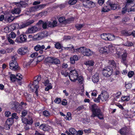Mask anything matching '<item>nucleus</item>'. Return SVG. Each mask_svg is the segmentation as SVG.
<instances>
[{
    "instance_id": "1",
    "label": "nucleus",
    "mask_w": 135,
    "mask_h": 135,
    "mask_svg": "<svg viewBox=\"0 0 135 135\" xmlns=\"http://www.w3.org/2000/svg\"><path fill=\"white\" fill-rule=\"evenodd\" d=\"M91 109L92 114L90 115L91 118L97 117L100 119H103V115L99 107L95 104H93L91 106Z\"/></svg>"
},
{
    "instance_id": "2",
    "label": "nucleus",
    "mask_w": 135,
    "mask_h": 135,
    "mask_svg": "<svg viewBox=\"0 0 135 135\" xmlns=\"http://www.w3.org/2000/svg\"><path fill=\"white\" fill-rule=\"evenodd\" d=\"M73 52L82 53L84 56H89L92 55L93 52L90 50L84 47H82L77 49H73Z\"/></svg>"
},
{
    "instance_id": "3",
    "label": "nucleus",
    "mask_w": 135,
    "mask_h": 135,
    "mask_svg": "<svg viewBox=\"0 0 135 135\" xmlns=\"http://www.w3.org/2000/svg\"><path fill=\"white\" fill-rule=\"evenodd\" d=\"M41 77L40 75L38 76L37 79L34 80L33 84H30L28 86L32 92L35 91V93L37 96L38 95V89L39 86L36 84L41 79Z\"/></svg>"
},
{
    "instance_id": "4",
    "label": "nucleus",
    "mask_w": 135,
    "mask_h": 135,
    "mask_svg": "<svg viewBox=\"0 0 135 135\" xmlns=\"http://www.w3.org/2000/svg\"><path fill=\"white\" fill-rule=\"evenodd\" d=\"M17 57L16 55L12 56V60L10 61L9 63L10 69L13 71H17L20 69L18 64L16 61Z\"/></svg>"
},
{
    "instance_id": "5",
    "label": "nucleus",
    "mask_w": 135,
    "mask_h": 135,
    "mask_svg": "<svg viewBox=\"0 0 135 135\" xmlns=\"http://www.w3.org/2000/svg\"><path fill=\"white\" fill-rule=\"evenodd\" d=\"M114 48L112 45H110L107 47L105 46L100 48L99 49V51L100 53H102L108 54L112 53L113 51V48Z\"/></svg>"
},
{
    "instance_id": "6",
    "label": "nucleus",
    "mask_w": 135,
    "mask_h": 135,
    "mask_svg": "<svg viewBox=\"0 0 135 135\" xmlns=\"http://www.w3.org/2000/svg\"><path fill=\"white\" fill-rule=\"evenodd\" d=\"M113 70L109 66L105 67L102 70V73L105 77H109L112 74Z\"/></svg>"
},
{
    "instance_id": "7",
    "label": "nucleus",
    "mask_w": 135,
    "mask_h": 135,
    "mask_svg": "<svg viewBox=\"0 0 135 135\" xmlns=\"http://www.w3.org/2000/svg\"><path fill=\"white\" fill-rule=\"evenodd\" d=\"M45 6V4H40L34 6L30 7L27 11L29 13H34L37 11L43 8Z\"/></svg>"
},
{
    "instance_id": "8",
    "label": "nucleus",
    "mask_w": 135,
    "mask_h": 135,
    "mask_svg": "<svg viewBox=\"0 0 135 135\" xmlns=\"http://www.w3.org/2000/svg\"><path fill=\"white\" fill-rule=\"evenodd\" d=\"M78 76V72L75 70L70 71L69 75L70 80L73 81H75L76 80Z\"/></svg>"
},
{
    "instance_id": "9",
    "label": "nucleus",
    "mask_w": 135,
    "mask_h": 135,
    "mask_svg": "<svg viewBox=\"0 0 135 135\" xmlns=\"http://www.w3.org/2000/svg\"><path fill=\"white\" fill-rule=\"evenodd\" d=\"M17 43H22L27 41V37L26 35L24 34L21 35L19 37H17L15 41Z\"/></svg>"
},
{
    "instance_id": "10",
    "label": "nucleus",
    "mask_w": 135,
    "mask_h": 135,
    "mask_svg": "<svg viewBox=\"0 0 135 135\" xmlns=\"http://www.w3.org/2000/svg\"><path fill=\"white\" fill-rule=\"evenodd\" d=\"M22 78V76L20 74H16V76L14 74H11L10 76V79L12 82L16 80H21Z\"/></svg>"
},
{
    "instance_id": "11",
    "label": "nucleus",
    "mask_w": 135,
    "mask_h": 135,
    "mask_svg": "<svg viewBox=\"0 0 135 135\" xmlns=\"http://www.w3.org/2000/svg\"><path fill=\"white\" fill-rule=\"evenodd\" d=\"M45 48V47L44 45L39 44H37L35 46L34 49L36 51H39V53L41 54L43 53V49Z\"/></svg>"
},
{
    "instance_id": "12",
    "label": "nucleus",
    "mask_w": 135,
    "mask_h": 135,
    "mask_svg": "<svg viewBox=\"0 0 135 135\" xmlns=\"http://www.w3.org/2000/svg\"><path fill=\"white\" fill-rule=\"evenodd\" d=\"M48 62L52 64H59L60 62L59 59L55 57H49L48 58Z\"/></svg>"
},
{
    "instance_id": "13",
    "label": "nucleus",
    "mask_w": 135,
    "mask_h": 135,
    "mask_svg": "<svg viewBox=\"0 0 135 135\" xmlns=\"http://www.w3.org/2000/svg\"><path fill=\"white\" fill-rule=\"evenodd\" d=\"M14 4L18 7L21 9L22 8H25L28 7V5L27 3L23 1H21L19 2H15Z\"/></svg>"
},
{
    "instance_id": "14",
    "label": "nucleus",
    "mask_w": 135,
    "mask_h": 135,
    "mask_svg": "<svg viewBox=\"0 0 135 135\" xmlns=\"http://www.w3.org/2000/svg\"><path fill=\"white\" fill-rule=\"evenodd\" d=\"M22 121L23 123L26 124L31 125L33 123V119L32 118L29 117L28 118L23 117L22 119Z\"/></svg>"
},
{
    "instance_id": "15",
    "label": "nucleus",
    "mask_w": 135,
    "mask_h": 135,
    "mask_svg": "<svg viewBox=\"0 0 135 135\" xmlns=\"http://www.w3.org/2000/svg\"><path fill=\"white\" fill-rule=\"evenodd\" d=\"M38 30L37 28L34 26L28 28L26 32L27 33H32L37 32Z\"/></svg>"
},
{
    "instance_id": "16",
    "label": "nucleus",
    "mask_w": 135,
    "mask_h": 135,
    "mask_svg": "<svg viewBox=\"0 0 135 135\" xmlns=\"http://www.w3.org/2000/svg\"><path fill=\"white\" fill-rule=\"evenodd\" d=\"M100 95L101 97V99L102 101H106L109 97L108 94L106 92L102 93Z\"/></svg>"
},
{
    "instance_id": "17",
    "label": "nucleus",
    "mask_w": 135,
    "mask_h": 135,
    "mask_svg": "<svg viewBox=\"0 0 135 135\" xmlns=\"http://www.w3.org/2000/svg\"><path fill=\"white\" fill-rule=\"evenodd\" d=\"M28 51L27 48L25 47V48L22 47L18 49V53L20 55H24Z\"/></svg>"
},
{
    "instance_id": "18",
    "label": "nucleus",
    "mask_w": 135,
    "mask_h": 135,
    "mask_svg": "<svg viewBox=\"0 0 135 135\" xmlns=\"http://www.w3.org/2000/svg\"><path fill=\"white\" fill-rule=\"evenodd\" d=\"M50 127L46 124H42L40 126V128L44 131H47L50 129Z\"/></svg>"
},
{
    "instance_id": "19",
    "label": "nucleus",
    "mask_w": 135,
    "mask_h": 135,
    "mask_svg": "<svg viewBox=\"0 0 135 135\" xmlns=\"http://www.w3.org/2000/svg\"><path fill=\"white\" fill-rule=\"evenodd\" d=\"M107 4L110 6L111 9L113 10H115L117 8V5L113 2L110 0H109L107 2Z\"/></svg>"
},
{
    "instance_id": "20",
    "label": "nucleus",
    "mask_w": 135,
    "mask_h": 135,
    "mask_svg": "<svg viewBox=\"0 0 135 135\" xmlns=\"http://www.w3.org/2000/svg\"><path fill=\"white\" fill-rule=\"evenodd\" d=\"M48 27L53 28L57 26V22L56 20H53L52 22L48 21Z\"/></svg>"
},
{
    "instance_id": "21",
    "label": "nucleus",
    "mask_w": 135,
    "mask_h": 135,
    "mask_svg": "<svg viewBox=\"0 0 135 135\" xmlns=\"http://www.w3.org/2000/svg\"><path fill=\"white\" fill-rule=\"evenodd\" d=\"M108 40H113L115 39L116 38H118V39H119L120 40H122V39L121 38L119 37H115L114 35L112 33H108Z\"/></svg>"
},
{
    "instance_id": "22",
    "label": "nucleus",
    "mask_w": 135,
    "mask_h": 135,
    "mask_svg": "<svg viewBox=\"0 0 135 135\" xmlns=\"http://www.w3.org/2000/svg\"><path fill=\"white\" fill-rule=\"evenodd\" d=\"M99 78L98 73H96L93 76L92 78V81L94 83H97L99 81Z\"/></svg>"
},
{
    "instance_id": "23",
    "label": "nucleus",
    "mask_w": 135,
    "mask_h": 135,
    "mask_svg": "<svg viewBox=\"0 0 135 135\" xmlns=\"http://www.w3.org/2000/svg\"><path fill=\"white\" fill-rule=\"evenodd\" d=\"M121 62L123 64H126V59L127 57V54L126 52H123L121 55Z\"/></svg>"
},
{
    "instance_id": "24",
    "label": "nucleus",
    "mask_w": 135,
    "mask_h": 135,
    "mask_svg": "<svg viewBox=\"0 0 135 135\" xmlns=\"http://www.w3.org/2000/svg\"><path fill=\"white\" fill-rule=\"evenodd\" d=\"M9 27L10 30L13 31L15 29L18 28L19 27V25L18 23H15L12 24Z\"/></svg>"
},
{
    "instance_id": "25",
    "label": "nucleus",
    "mask_w": 135,
    "mask_h": 135,
    "mask_svg": "<svg viewBox=\"0 0 135 135\" xmlns=\"http://www.w3.org/2000/svg\"><path fill=\"white\" fill-rule=\"evenodd\" d=\"M70 62L72 64H74L75 63V61H77L78 60V58L77 55H75L73 56L70 57Z\"/></svg>"
},
{
    "instance_id": "26",
    "label": "nucleus",
    "mask_w": 135,
    "mask_h": 135,
    "mask_svg": "<svg viewBox=\"0 0 135 135\" xmlns=\"http://www.w3.org/2000/svg\"><path fill=\"white\" fill-rule=\"evenodd\" d=\"M21 11V8H15L12 10L11 13L13 14H16L18 15L20 14Z\"/></svg>"
},
{
    "instance_id": "27",
    "label": "nucleus",
    "mask_w": 135,
    "mask_h": 135,
    "mask_svg": "<svg viewBox=\"0 0 135 135\" xmlns=\"http://www.w3.org/2000/svg\"><path fill=\"white\" fill-rule=\"evenodd\" d=\"M59 21L60 23H62L64 24H66L69 22L68 20H65L64 17H61L59 18Z\"/></svg>"
},
{
    "instance_id": "28",
    "label": "nucleus",
    "mask_w": 135,
    "mask_h": 135,
    "mask_svg": "<svg viewBox=\"0 0 135 135\" xmlns=\"http://www.w3.org/2000/svg\"><path fill=\"white\" fill-rule=\"evenodd\" d=\"M32 59L30 60L28 62H25L23 63V66L24 68H28L30 66L31 63L32 62Z\"/></svg>"
},
{
    "instance_id": "29",
    "label": "nucleus",
    "mask_w": 135,
    "mask_h": 135,
    "mask_svg": "<svg viewBox=\"0 0 135 135\" xmlns=\"http://www.w3.org/2000/svg\"><path fill=\"white\" fill-rule=\"evenodd\" d=\"M69 131L71 135H78L77 134V131L74 128H70Z\"/></svg>"
},
{
    "instance_id": "30",
    "label": "nucleus",
    "mask_w": 135,
    "mask_h": 135,
    "mask_svg": "<svg viewBox=\"0 0 135 135\" xmlns=\"http://www.w3.org/2000/svg\"><path fill=\"white\" fill-rule=\"evenodd\" d=\"M13 120L12 118H8L6 123H7V124H8L9 125L11 126L13 123Z\"/></svg>"
},
{
    "instance_id": "31",
    "label": "nucleus",
    "mask_w": 135,
    "mask_h": 135,
    "mask_svg": "<svg viewBox=\"0 0 135 135\" xmlns=\"http://www.w3.org/2000/svg\"><path fill=\"white\" fill-rule=\"evenodd\" d=\"M34 22L35 21L33 20H28L25 23L26 24L25 25H26V26L27 27L30 25Z\"/></svg>"
},
{
    "instance_id": "32",
    "label": "nucleus",
    "mask_w": 135,
    "mask_h": 135,
    "mask_svg": "<svg viewBox=\"0 0 135 135\" xmlns=\"http://www.w3.org/2000/svg\"><path fill=\"white\" fill-rule=\"evenodd\" d=\"M122 51H123L122 50L117 51L116 53L115 56L118 58H120L122 55L121 54L123 52Z\"/></svg>"
},
{
    "instance_id": "33",
    "label": "nucleus",
    "mask_w": 135,
    "mask_h": 135,
    "mask_svg": "<svg viewBox=\"0 0 135 135\" xmlns=\"http://www.w3.org/2000/svg\"><path fill=\"white\" fill-rule=\"evenodd\" d=\"M108 33H104L101 35V37L103 39L107 40H108Z\"/></svg>"
},
{
    "instance_id": "34",
    "label": "nucleus",
    "mask_w": 135,
    "mask_h": 135,
    "mask_svg": "<svg viewBox=\"0 0 135 135\" xmlns=\"http://www.w3.org/2000/svg\"><path fill=\"white\" fill-rule=\"evenodd\" d=\"M127 132L126 127H123L120 130V133L121 134H126Z\"/></svg>"
},
{
    "instance_id": "35",
    "label": "nucleus",
    "mask_w": 135,
    "mask_h": 135,
    "mask_svg": "<svg viewBox=\"0 0 135 135\" xmlns=\"http://www.w3.org/2000/svg\"><path fill=\"white\" fill-rule=\"evenodd\" d=\"M133 44L132 42L129 41H127L123 44L124 45L128 47L131 46H133Z\"/></svg>"
},
{
    "instance_id": "36",
    "label": "nucleus",
    "mask_w": 135,
    "mask_h": 135,
    "mask_svg": "<svg viewBox=\"0 0 135 135\" xmlns=\"http://www.w3.org/2000/svg\"><path fill=\"white\" fill-rule=\"evenodd\" d=\"M84 26L83 24H77L75 25V27L78 30H80Z\"/></svg>"
},
{
    "instance_id": "37",
    "label": "nucleus",
    "mask_w": 135,
    "mask_h": 135,
    "mask_svg": "<svg viewBox=\"0 0 135 135\" xmlns=\"http://www.w3.org/2000/svg\"><path fill=\"white\" fill-rule=\"evenodd\" d=\"M94 62L92 60H89L86 61L85 64L86 65H88L89 66H92L94 64Z\"/></svg>"
},
{
    "instance_id": "38",
    "label": "nucleus",
    "mask_w": 135,
    "mask_h": 135,
    "mask_svg": "<svg viewBox=\"0 0 135 135\" xmlns=\"http://www.w3.org/2000/svg\"><path fill=\"white\" fill-rule=\"evenodd\" d=\"M78 80V81L79 83L80 84H82L83 81V77L81 76H78V78L77 79Z\"/></svg>"
},
{
    "instance_id": "39",
    "label": "nucleus",
    "mask_w": 135,
    "mask_h": 135,
    "mask_svg": "<svg viewBox=\"0 0 135 135\" xmlns=\"http://www.w3.org/2000/svg\"><path fill=\"white\" fill-rule=\"evenodd\" d=\"M55 46L56 48L59 49H60L62 47L61 45L59 42H57L55 44Z\"/></svg>"
},
{
    "instance_id": "40",
    "label": "nucleus",
    "mask_w": 135,
    "mask_h": 135,
    "mask_svg": "<svg viewBox=\"0 0 135 135\" xmlns=\"http://www.w3.org/2000/svg\"><path fill=\"white\" fill-rule=\"evenodd\" d=\"M43 114L46 117H48L50 115V112L47 110H45L43 111Z\"/></svg>"
},
{
    "instance_id": "41",
    "label": "nucleus",
    "mask_w": 135,
    "mask_h": 135,
    "mask_svg": "<svg viewBox=\"0 0 135 135\" xmlns=\"http://www.w3.org/2000/svg\"><path fill=\"white\" fill-rule=\"evenodd\" d=\"M110 10V9L108 8V6H105L104 7H103L102 10V11L104 12H107L109 11Z\"/></svg>"
},
{
    "instance_id": "42",
    "label": "nucleus",
    "mask_w": 135,
    "mask_h": 135,
    "mask_svg": "<svg viewBox=\"0 0 135 135\" xmlns=\"http://www.w3.org/2000/svg\"><path fill=\"white\" fill-rule=\"evenodd\" d=\"M122 100L123 101H128L130 99V98L129 96H124L122 97L121 98Z\"/></svg>"
},
{
    "instance_id": "43",
    "label": "nucleus",
    "mask_w": 135,
    "mask_h": 135,
    "mask_svg": "<svg viewBox=\"0 0 135 135\" xmlns=\"http://www.w3.org/2000/svg\"><path fill=\"white\" fill-rule=\"evenodd\" d=\"M76 2V0H70L68 3L69 4L73 5L75 4Z\"/></svg>"
},
{
    "instance_id": "44",
    "label": "nucleus",
    "mask_w": 135,
    "mask_h": 135,
    "mask_svg": "<svg viewBox=\"0 0 135 135\" xmlns=\"http://www.w3.org/2000/svg\"><path fill=\"white\" fill-rule=\"evenodd\" d=\"M11 118H12L13 120L14 119H17L18 118V117L17 115V113H13L12 114V117Z\"/></svg>"
},
{
    "instance_id": "45",
    "label": "nucleus",
    "mask_w": 135,
    "mask_h": 135,
    "mask_svg": "<svg viewBox=\"0 0 135 135\" xmlns=\"http://www.w3.org/2000/svg\"><path fill=\"white\" fill-rule=\"evenodd\" d=\"M47 86V87L45 89L46 91H48L50 89H51L52 88V87L51 86V83L49 84V85Z\"/></svg>"
},
{
    "instance_id": "46",
    "label": "nucleus",
    "mask_w": 135,
    "mask_h": 135,
    "mask_svg": "<svg viewBox=\"0 0 135 135\" xmlns=\"http://www.w3.org/2000/svg\"><path fill=\"white\" fill-rule=\"evenodd\" d=\"M108 63L109 65H112L113 66H115L116 65L115 62L113 60H109Z\"/></svg>"
},
{
    "instance_id": "47",
    "label": "nucleus",
    "mask_w": 135,
    "mask_h": 135,
    "mask_svg": "<svg viewBox=\"0 0 135 135\" xmlns=\"http://www.w3.org/2000/svg\"><path fill=\"white\" fill-rule=\"evenodd\" d=\"M134 74V72L132 71H131L129 72L128 74V76L129 78H131L133 76Z\"/></svg>"
},
{
    "instance_id": "48",
    "label": "nucleus",
    "mask_w": 135,
    "mask_h": 135,
    "mask_svg": "<svg viewBox=\"0 0 135 135\" xmlns=\"http://www.w3.org/2000/svg\"><path fill=\"white\" fill-rule=\"evenodd\" d=\"M74 48V46L73 45L69 44L68 45L67 47H65L66 49L70 50Z\"/></svg>"
},
{
    "instance_id": "49",
    "label": "nucleus",
    "mask_w": 135,
    "mask_h": 135,
    "mask_svg": "<svg viewBox=\"0 0 135 135\" xmlns=\"http://www.w3.org/2000/svg\"><path fill=\"white\" fill-rule=\"evenodd\" d=\"M44 56L43 55L38 56V60L40 62L44 59Z\"/></svg>"
},
{
    "instance_id": "50",
    "label": "nucleus",
    "mask_w": 135,
    "mask_h": 135,
    "mask_svg": "<svg viewBox=\"0 0 135 135\" xmlns=\"http://www.w3.org/2000/svg\"><path fill=\"white\" fill-rule=\"evenodd\" d=\"M34 38L37 40H40L41 38V36L40 35V34L38 33L34 35Z\"/></svg>"
},
{
    "instance_id": "51",
    "label": "nucleus",
    "mask_w": 135,
    "mask_h": 135,
    "mask_svg": "<svg viewBox=\"0 0 135 135\" xmlns=\"http://www.w3.org/2000/svg\"><path fill=\"white\" fill-rule=\"evenodd\" d=\"M132 85L131 83H129L128 84H126H126L125 85V87L126 88V89H129L131 88L132 87Z\"/></svg>"
},
{
    "instance_id": "52",
    "label": "nucleus",
    "mask_w": 135,
    "mask_h": 135,
    "mask_svg": "<svg viewBox=\"0 0 135 135\" xmlns=\"http://www.w3.org/2000/svg\"><path fill=\"white\" fill-rule=\"evenodd\" d=\"M54 102L56 103L59 104L60 103L61 100L60 98H56L54 100Z\"/></svg>"
},
{
    "instance_id": "53",
    "label": "nucleus",
    "mask_w": 135,
    "mask_h": 135,
    "mask_svg": "<svg viewBox=\"0 0 135 135\" xmlns=\"http://www.w3.org/2000/svg\"><path fill=\"white\" fill-rule=\"evenodd\" d=\"M42 27L44 29H46L47 28V27H48V21L47 22H43L42 24Z\"/></svg>"
},
{
    "instance_id": "54",
    "label": "nucleus",
    "mask_w": 135,
    "mask_h": 135,
    "mask_svg": "<svg viewBox=\"0 0 135 135\" xmlns=\"http://www.w3.org/2000/svg\"><path fill=\"white\" fill-rule=\"evenodd\" d=\"M131 32L130 31H124L123 32V34L126 36H129L131 35Z\"/></svg>"
},
{
    "instance_id": "55",
    "label": "nucleus",
    "mask_w": 135,
    "mask_h": 135,
    "mask_svg": "<svg viewBox=\"0 0 135 135\" xmlns=\"http://www.w3.org/2000/svg\"><path fill=\"white\" fill-rule=\"evenodd\" d=\"M16 36V34L13 32H11L9 35V37L10 38H14Z\"/></svg>"
},
{
    "instance_id": "56",
    "label": "nucleus",
    "mask_w": 135,
    "mask_h": 135,
    "mask_svg": "<svg viewBox=\"0 0 135 135\" xmlns=\"http://www.w3.org/2000/svg\"><path fill=\"white\" fill-rule=\"evenodd\" d=\"M4 31L6 33L9 32L10 31L9 27H6L4 29Z\"/></svg>"
},
{
    "instance_id": "57",
    "label": "nucleus",
    "mask_w": 135,
    "mask_h": 135,
    "mask_svg": "<svg viewBox=\"0 0 135 135\" xmlns=\"http://www.w3.org/2000/svg\"><path fill=\"white\" fill-rule=\"evenodd\" d=\"M100 99H101V97L100 95H99L97 98H95L94 99V101L95 102L99 103L100 102Z\"/></svg>"
},
{
    "instance_id": "58",
    "label": "nucleus",
    "mask_w": 135,
    "mask_h": 135,
    "mask_svg": "<svg viewBox=\"0 0 135 135\" xmlns=\"http://www.w3.org/2000/svg\"><path fill=\"white\" fill-rule=\"evenodd\" d=\"M5 116L8 117L11 115V113L9 111H7L5 112Z\"/></svg>"
},
{
    "instance_id": "59",
    "label": "nucleus",
    "mask_w": 135,
    "mask_h": 135,
    "mask_svg": "<svg viewBox=\"0 0 135 135\" xmlns=\"http://www.w3.org/2000/svg\"><path fill=\"white\" fill-rule=\"evenodd\" d=\"M22 116L25 117L27 114V111L26 110H24L22 112Z\"/></svg>"
},
{
    "instance_id": "60",
    "label": "nucleus",
    "mask_w": 135,
    "mask_h": 135,
    "mask_svg": "<svg viewBox=\"0 0 135 135\" xmlns=\"http://www.w3.org/2000/svg\"><path fill=\"white\" fill-rule=\"evenodd\" d=\"M7 39L8 40V41L10 43V44H13L14 43V42L13 40L12 39H11V38L9 37H7Z\"/></svg>"
},
{
    "instance_id": "61",
    "label": "nucleus",
    "mask_w": 135,
    "mask_h": 135,
    "mask_svg": "<svg viewBox=\"0 0 135 135\" xmlns=\"http://www.w3.org/2000/svg\"><path fill=\"white\" fill-rule=\"evenodd\" d=\"M25 22L24 23H22L21 24H20V25H19V27H18V28H20V29H21L22 28L25 27L26 26V25H25Z\"/></svg>"
},
{
    "instance_id": "62",
    "label": "nucleus",
    "mask_w": 135,
    "mask_h": 135,
    "mask_svg": "<svg viewBox=\"0 0 135 135\" xmlns=\"http://www.w3.org/2000/svg\"><path fill=\"white\" fill-rule=\"evenodd\" d=\"M61 104L64 105H67L68 103L67 100L65 99H64L62 102Z\"/></svg>"
},
{
    "instance_id": "63",
    "label": "nucleus",
    "mask_w": 135,
    "mask_h": 135,
    "mask_svg": "<svg viewBox=\"0 0 135 135\" xmlns=\"http://www.w3.org/2000/svg\"><path fill=\"white\" fill-rule=\"evenodd\" d=\"M135 11V4L128 11V12H129L131 11Z\"/></svg>"
},
{
    "instance_id": "64",
    "label": "nucleus",
    "mask_w": 135,
    "mask_h": 135,
    "mask_svg": "<svg viewBox=\"0 0 135 135\" xmlns=\"http://www.w3.org/2000/svg\"><path fill=\"white\" fill-rule=\"evenodd\" d=\"M14 19V17L12 16H11L8 17V21L9 22H10L12 21Z\"/></svg>"
}]
</instances>
